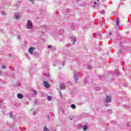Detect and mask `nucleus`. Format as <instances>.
<instances>
[{"label":"nucleus","mask_w":131,"mask_h":131,"mask_svg":"<svg viewBox=\"0 0 131 131\" xmlns=\"http://www.w3.org/2000/svg\"><path fill=\"white\" fill-rule=\"evenodd\" d=\"M33 114V115H35V114H36V113L34 112Z\"/></svg>","instance_id":"5701e85b"},{"label":"nucleus","mask_w":131,"mask_h":131,"mask_svg":"<svg viewBox=\"0 0 131 131\" xmlns=\"http://www.w3.org/2000/svg\"><path fill=\"white\" fill-rule=\"evenodd\" d=\"M48 49H51V46H48Z\"/></svg>","instance_id":"4be33fe9"},{"label":"nucleus","mask_w":131,"mask_h":131,"mask_svg":"<svg viewBox=\"0 0 131 131\" xmlns=\"http://www.w3.org/2000/svg\"><path fill=\"white\" fill-rule=\"evenodd\" d=\"M71 120H72V118H71Z\"/></svg>","instance_id":"c85d7f7f"},{"label":"nucleus","mask_w":131,"mask_h":131,"mask_svg":"<svg viewBox=\"0 0 131 131\" xmlns=\"http://www.w3.org/2000/svg\"><path fill=\"white\" fill-rule=\"evenodd\" d=\"M74 78H75V79H76V83H77V79H78V76L77 75V74H75Z\"/></svg>","instance_id":"1a4fd4ad"},{"label":"nucleus","mask_w":131,"mask_h":131,"mask_svg":"<svg viewBox=\"0 0 131 131\" xmlns=\"http://www.w3.org/2000/svg\"><path fill=\"white\" fill-rule=\"evenodd\" d=\"M105 102L106 103H110L111 102V97L110 96H106V98L105 99Z\"/></svg>","instance_id":"f03ea898"},{"label":"nucleus","mask_w":131,"mask_h":131,"mask_svg":"<svg viewBox=\"0 0 131 131\" xmlns=\"http://www.w3.org/2000/svg\"><path fill=\"white\" fill-rule=\"evenodd\" d=\"M93 36H94V37H96V34H95V33H94V34H93Z\"/></svg>","instance_id":"412c9836"},{"label":"nucleus","mask_w":131,"mask_h":131,"mask_svg":"<svg viewBox=\"0 0 131 131\" xmlns=\"http://www.w3.org/2000/svg\"><path fill=\"white\" fill-rule=\"evenodd\" d=\"M75 41H76V38L74 39L73 45H74V42H75Z\"/></svg>","instance_id":"aec40b11"},{"label":"nucleus","mask_w":131,"mask_h":131,"mask_svg":"<svg viewBox=\"0 0 131 131\" xmlns=\"http://www.w3.org/2000/svg\"><path fill=\"white\" fill-rule=\"evenodd\" d=\"M30 2H33V0H29Z\"/></svg>","instance_id":"b1692460"},{"label":"nucleus","mask_w":131,"mask_h":131,"mask_svg":"<svg viewBox=\"0 0 131 131\" xmlns=\"http://www.w3.org/2000/svg\"><path fill=\"white\" fill-rule=\"evenodd\" d=\"M17 98L19 99H23V95L21 94L20 93H19L17 95Z\"/></svg>","instance_id":"423d86ee"},{"label":"nucleus","mask_w":131,"mask_h":131,"mask_svg":"<svg viewBox=\"0 0 131 131\" xmlns=\"http://www.w3.org/2000/svg\"><path fill=\"white\" fill-rule=\"evenodd\" d=\"M76 107V106H75V105H74V104L71 105V108H72V109H75Z\"/></svg>","instance_id":"9b49d317"},{"label":"nucleus","mask_w":131,"mask_h":131,"mask_svg":"<svg viewBox=\"0 0 131 131\" xmlns=\"http://www.w3.org/2000/svg\"><path fill=\"white\" fill-rule=\"evenodd\" d=\"M33 92L34 94H35V95H36V94H37L36 91H35V90H33Z\"/></svg>","instance_id":"2eb2a0df"},{"label":"nucleus","mask_w":131,"mask_h":131,"mask_svg":"<svg viewBox=\"0 0 131 131\" xmlns=\"http://www.w3.org/2000/svg\"><path fill=\"white\" fill-rule=\"evenodd\" d=\"M83 130H86V129H88V126L84 125L83 126Z\"/></svg>","instance_id":"9d476101"},{"label":"nucleus","mask_w":131,"mask_h":131,"mask_svg":"<svg viewBox=\"0 0 131 131\" xmlns=\"http://www.w3.org/2000/svg\"><path fill=\"white\" fill-rule=\"evenodd\" d=\"M15 19H19L20 18V14L19 13H16L15 14Z\"/></svg>","instance_id":"0eeeda50"},{"label":"nucleus","mask_w":131,"mask_h":131,"mask_svg":"<svg viewBox=\"0 0 131 131\" xmlns=\"http://www.w3.org/2000/svg\"><path fill=\"white\" fill-rule=\"evenodd\" d=\"M27 26L28 29H31L32 28V24L30 20L28 21Z\"/></svg>","instance_id":"f257e3e1"},{"label":"nucleus","mask_w":131,"mask_h":131,"mask_svg":"<svg viewBox=\"0 0 131 131\" xmlns=\"http://www.w3.org/2000/svg\"><path fill=\"white\" fill-rule=\"evenodd\" d=\"M88 68L89 69H92V67H91V66H89Z\"/></svg>","instance_id":"a211bd4d"},{"label":"nucleus","mask_w":131,"mask_h":131,"mask_svg":"<svg viewBox=\"0 0 131 131\" xmlns=\"http://www.w3.org/2000/svg\"><path fill=\"white\" fill-rule=\"evenodd\" d=\"M100 14L103 15V14H105V11L104 10H102L100 11Z\"/></svg>","instance_id":"f8f14e48"},{"label":"nucleus","mask_w":131,"mask_h":131,"mask_svg":"<svg viewBox=\"0 0 131 131\" xmlns=\"http://www.w3.org/2000/svg\"><path fill=\"white\" fill-rule=\"evenodd\" d=\"M95 5H96V4H97L96 2L94 3Z\"/></svg>","instance_id":"bb28decb"},{"label":"nucleus","mask_w":131,"mask_h":131,"mask_svg":"<svg viewBox=\"0 0 131 131\" xmlns=\"http://www.w3.org/2000/svg\"><path fill=\"white\" fill-rule=\"evenodd\" d=\"M44 131H49V128L45 127V128L44 129Z\"/></svg>","instance_id":"4468645a"},{"label":"nucleus","mask_w":131,"mask_h":131,"mask_svg":"<svg viewBox=\"0 0 131 131\" xmlns=\"http://www.w3.org/2000/svg\"><path fill=\"white\" fill-rule=\"evenodd\" d=\"M10 68H12V67H10Z\"/></svg>","instance_id":"cd10ccee"},{"label":"nucleus","mask_w":131,"mask_h":131,"mask_svg":"<svg viewBox=\"0 0 131 131\" xmlns=\"http://www.w3.org/2000/svg\"><path fill=\"white\" fill-rule=\"evenodd\" d=\"M13 113L12 112H10V117H13V116L12 115Z\"/></svg>","instance_id":"f3484780"},{"label":"nucleus","mask_w":131,"mask_h":131,"mask_svg":"<svg viewBox=\"0 0 131 131\" xmlns=\"http://www.w3.org/2000/svg\"><path fill=\"white\" fill-rule=\"evenodd\" d=\"M95 5H94V6H93V8H95Z\"/></svg>","instance_id":"a878e982"},{"label":"nucleus","mask_w":131,"mask_h":131,"mask_svg":"<svg viewBox=\"0 0 131 131\" xmlns=\"http://www.w3.org/2000/svg\"><path fill=\"white\" fill-rule=\"evenodd\" d=\"M110 35H112V33H110Z\"/></svg>","instance_id":"393cba45"},{"label":"nucleus","mask_w":131,"mask_h":131,"mask_svg":"<svg viewBox=\"0 0 131 131\" xmlns=\"http://www.w3.org/2000/svg\"><path fill=\"white\" fill-rule=\"evenodd\" d=\"M117 26L118 27L119 26V18L117 17L116 18Z\"/></svg>","instance_id":"6e6552de"},{"label":"nucleus","mask_w":131,"mask_h":131,"mask_svg":"<svg viewBox=\"0 0 131 131\" xmlns=\"http://www.w3.org/2000/svg\"><path fill=\"white\" fill-rule=\"evenodd\" d=\"M61 90H65V85L63 83H61L60 85Z\"/></svg>","instance_id":"39448f33"},{"label":"nucleus","mask_w":131,"mask_h":131,"mask_svg":"<svg viewBox=\"0 0 131 131\" xmlns=\"http://www.w3.org/2000/svg\"><path fill=\"white\" fill-rule=\"evenodd\" d=\"M44 84L46 88H50V84L47 81H44Z\"/></svg>","instance_id":"20e7f679"},{"label":"nucleus","mask_w":131,"mask_h":131,"mask_svg":"<svg viewBox=\"0 0 131 131\" xmlns=\"http://www.w3.org/2000/svg\"><path fill=\"white\" fill-rule=\"evenodd\" d=\"M2 69H6V67L3 66H2Z\"/></svg>","instance_id":"6ab92c4d"},{"label":"nucleus","mask_w":131,"mask_h":131,"mask_svg":"<svg viewBox=\"0 0 131 131\" xmlns=\"http://www.w3.org/2000/svg\"><path fill=\"white\" fill-rule=\"evenodd\" d=\"M48 99L49 101H51L52 100V97L51 96H48Z\"/></svg>","instance_id":"ddd939ff"},{"label":"nucleus","mask_w":131,"mask_h":131,"mask_svg":"<svg viewBox=\"0 0 131 131\" xmlns=\"http://www.w3.org/2000/svg\"><path fill=\"white\" fill-rule=\"evenodd\" d=\"M2 14L3 15H6V12H5V11H2Z\"/></svg>","instance_id":"dca6fc26"},{"label":"nucleus","mask_w":131,"mask_h":131,"mask_svg":"<svg viewBox=\"0 0 131 131\" xmlns=\"http://www.w3.org/2000/svg\"><path fill=\"white\" fill-rule=\"evenodd\" d=\"M33 51H34V48H31L29 49V52L31 54H33Z\"/></svg>","instance_id":"7ed1b4c3"}]
</instances>
